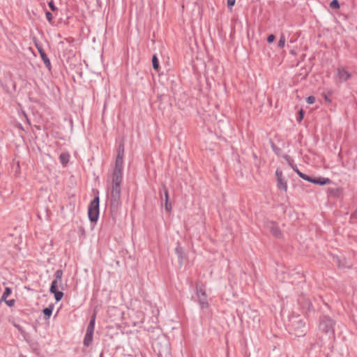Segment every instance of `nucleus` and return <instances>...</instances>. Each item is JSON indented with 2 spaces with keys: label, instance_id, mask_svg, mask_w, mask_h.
Listing matches in <instances>:
<instances>
[{
  "label": "nucleus",
  "instance_id": "19",
  "mask_svg": "<svg viewBox=\"0 0 357 357\" xmlns=\"http://www.w3.org/2000/svg\"><path fill=\"white\" fill-rule=\"evenodd\" d=\"M93 333L86 332L84 339V345L86 347H89L93 341Z\"/></svg>",
  "mask_w": 357,
  "mask_h": 357
},
{
  "label": "nucleus",
  "instance_id": "14",
  "mask_svg": "<svg viewBox=\"0 0 357 357\" xmlns=\"http://www.w3.org/2000/svg\"><path fill=\"white\" fill-rule=\"evenodd\" d=\"M37 48H38V52L40 53V57L42 58V59H43L45 66L49 70H50V68H51V63H50V61L48 59L47 56L46 55L45 52H44V50H43L42 47H38V45H37Z\"/></svg>",
  "mask_w": 357,
  "mask_h": 357
},
{
  "label": "nucleus",
  "instance_id": "3",
  "mask_svg": "<svg viewBox=\"0 0 357 357\" xmlns=\"http://www.w3.org/2000/svg\"><path fill=\"white\" fill-rule=\"evenodd\" d=\"M289 330L296 336H303L307 331L306 322L300 315L293 314L289 318Z\"/></svg>",
  "mask_w": 357,
  "mask_h": 357
},
{
  "label": "nucleus",
  "instance_id": "7",
  "mask_svg": "<svg viewBox=\"0 0 357 357\" xmlns=\"http://www.w3.org/2000/svg\"><path fill=\"white\" fill-rule=\"evenodd\" d=\"M275 176L277 180V187L279 190L287 192V183L283 176L282 171L280 169H277L275 171Z\"/></svg>",
  "mask_w": 357,
  "mask_h": 357
},
{
  "label": "nucleus",
  "instance_id": "42",
  "mask_svg": "<svg viewBox=\"0 0 357 357\" xmlns=\"http://www.w3.org/2000/svg\"><path fill=\"white\" fill-rule=\"evenodd\" d=\"M331 91H328V94H324V98H325V100H326V101H328V102H330V101H331V100L328 99V97H329V96H331Z\"/></svg>",
  "mask_w": 357,
  "mask_h": 357
},
{
  "label": "nucleus",
  "instance_id": "43",
  "mask_svg": "<svg viewBox=\"0 0 357 357\" xmlns=\"http://www.w3.org/2000/svg\"><path fill=\"white\" fill-rule=\"evenodd\" d=\"M307 72H308V70L305 69V73H301V75H303V77H305L307 75Z\"/></svg>",
  "mask_w": 357,
  "mask_h": 357
},
{
  "label": "nucleus",
  "instance_id": "12",
  "mask_svg": "<svg viewBox=\"0 0 357 357\" xmlns=\"http://www.w3.org/2000/svg\"><path fill=\"white\" fill-rule=\"evenodd\" d=\"M162 190L164 192V197H165V210L167 212L171 211L172 210V205L169 202V192L167 187L165 185H162Z\"/></svg>",
  "mask_w": 357,
  "mask_h": 357
},
{
  "label": "nucleus",
  "instance_id": "26",
  "mask_svg": "<svg viewBox=\"0 0 357 357\" xmlns=\"http://www.w3.org/2000/svg\"><path fill=\"white\" fill-rule=\"evenodd\" d=\"M152 63H153V68L155 70H158V68H159V62H158V58H157V56L155 55H153V56L152 58Z\"/></svg>",
  "mask_w": 357,
  "mask_h": 357
},
{
  "label": "nucleus",
  "instance_id": "29",
  "mask_svg": "<svg viewBox=\"0 0 357 357\" xmlns=\"http://www.w3.org/2000/svg\"><path fill=\"white\" fill-rule=\"evenodd\" d=\"M336 263L337 264L340 268H351L350 265H346L345 263L342 262L341 259L339 258L336 259Z\"/></svg>",
  "mask_w": 357,
  "mask_h": 357
},
{
  "label": "nucleus",
  "instance_id": "16",
  "mask_svg": "<svg viewBox=\"0 0 357 357\" xmlns=\"http://www.w3.org/2000/svg\"><path fill=\"white\" fill-rule=\"evenodd\" d=\"M198 303L200 305L201 309H205L208 307V303L207 301V295L202 296V295H198Z\"/></svg>",
  "mask_w": 357,
  "mask_h": 357
},
{
  "label": "nucleus",
  "instance_id": "21",
  "mask_svg": "<svg viewBox=\"0 0 357 357\" xmlns=\"http://www.w3.org/2000/svg\"><path fill=\"white\" fill-rule=\"evenodd\" d=\"M328 192L331 196H333L334 197H339L342 193V188H328Z\"/></svg>",
  "mask_w": 357,
  "mask_h": 357
},
{
  "label": "nucleus",
  "instance_id": "35",
  "mask_svg": "<svg viewBox=\"0 0 357 357\" xmlns=\"http://www.w3.org/2000/svg\"><path fill=\"white\" fill-rule=\"evenodd\" d=\"M271 147L273 150V151L276 153V154H279V151H280L279 148H278L274 143H271Z\"/></svg>",
  "mask_w": 357,
  "mask_h": 357
},
{
  "label": "nucleus",
  "instance_id": "18",
  "mask_svg": "<svg viewBox=\"0 0 357 357\" xmlns=\"http://www.w3.org/2000/svg\"><path fill=\"white\" fill-rule=\"evenodd\" d=\"M175 252L178 256V263L180 266L183 265V251L182 247L178 243V245L175 248Z\"/></svg>",
  "mask_w": 357,
  "mask_h": 357
},
{
  "label": "nucleus",
  "instance_id": "36",
  "mask_svg": "<svg viewBox=\"0 0 357 357\" xmlns=\"http://www.w3.org/2000/svg\"><path fill=\"white\" fill-rule=\"evenodd\" d=\"M236 0H227V6L231 8L235 4Z\"/></svg>",
  "mask_w": 357,
  "mask_h": 357
},
{
  "label": "nucleus",
  "instance_id": "1",
  "mask_svg": "<svg viewBox=\"0 0 357 357\" xmlns=\"http://www.w3.org/2000/svg\"><path fill=\"white\" fill-rule=\"evenodd\" d=\"M335 321L329 316L324 315L320 318L319 331L326 335V338L324 340L322 336L319 337V341L312 344L314 349H316L317 346L324 349L327 347L331 348V342L335 337Z\"/></svg>",
  "mask_w": 357,
  "mask_h": 357
},
{
  "label": "nucleus",
  "instance_id": "32",
  "mask_svg": "<svg viewBox=\"0 0 357 357\" xmlns=\"http://www.w3.org/2000/svg\"><path fill=\"white\" fill-rule=\"evenodd\" d=\"M305 307L307 309V310L310 311L311 310H312V305L309 300H306L305 301Z\"/></svg>",
  "mask_w": 357,
  "mask_h": 357
},
{
  "label": "nucleus",
  "instance_id": "5",
  "mask_svg": "<svg viewBox=\"0 0 357 357\" xmlns=\"http://www.w3.org/2000/svg\"><path fill=\"white\" fill-rule=\"evenodd\" d=\"M88 215L91 222H96L99 216V197H96L91 202L88 208Z\"/></svg>",
  "mask_w": 357,
  "mask_h": 357
},
{
  "label": "nucleus",
  "instance_id": "22",
  "mask_svg": "<svg viewBox=\"0 0 357 357\" xmlns=\"http://www.w3.org/2000/svg\"><path fill=\"white\" fill-rule=\"evenodd\" d=\"M292 169L297 173V174L302 178L303 180L305 181V178L308 176L307 174H305L302 173L296 167V165H294L291 163H289Z\"/></svg>",
  "mask_w": 357,
  "mask_h": 357
},
{
  "label": "nucleus",
  "instance_id": "40",
  "mask_svg": "<svg viewBox=\"0 0 357 357\" xmlns=\"http://www.w3.org/2000/svg\"><path fill=\"white\" fill-rule=\"evenodd\" d=\"M46 17L49 22H51L52 20V15L50 12H46Z\"/></svg>",
  "mask_w": 357,
  "mask_h": 357
},
{
  "label": "nucleus",
  "instance_id": "27",
  "mask_svg": "<svg viewBox=\"0 0 357 357\" xmlns=\"http://www.w3.org/2000/svg\"><path fill=\"white\" fill-rule=\"evenodd\" d=\"M123 157L124 155V144L121 143L119 146L117 156Z\"/></svg>",
  "mask_w": 357,
  "mask_h": 357
},
{
  "label": "nucleus",
  "instance_id": "37",
  "mask_svg": "<svg viewBox=\"0 0 357 357\" xmlns=\"http://www.w3.org/2000/svg\"><path fill=\"white\" fill-rule=\"evenodd\" d=\"M66 43H70V41H69L68 39H65V40L61 41V42L60 43V45H61V48H63V49H64V48L67 49V47H66Z\"/></svg>",
  "mask_w": 357,
  "mask_h": 357
},
{
  "label": "nucleus",
  "instance_id": "9",
  "mask_svg": "<svg viewBox=\"0 0 357 357\" xmlns=\"http://www.w3.org/2000/svg\"><path fill=\"white\" fill-rule=\"evenodd\" d=\"M163 342H164V345H163V347H161L158 345L159 342H155L154 343V349L158 351V355L160 356H162L163 355L167 356V354H169V344H168L167 341L164 339Z\"/></svg>",
  "mask_w": 357,
  "mask_h": 357
},
{
  "label": "nucleus",
  "instance_id": "39",
  "mask_svg": "<svg viewBox=\"0 0 357 357\" xmlns=\"http://www.w3.org/2000/svg\"><path fill=\"white\" fill-rule=\"evenodd\" d=\"M48 5H49L50 8H51V10H52V11L56 10V8L55 6L54 5V3H53V1H50V2L48 3Z\"/></svg>",
  "mask_w": 357,
  "mask_h": 357
},
{
  "label": "nucleus",
  "instance_id": "31",
  "mask_svg": "<svg viewBox=\"0 0 357 357\" xmlns=\"http://www.w3.org/2000/svg\"><path fill=\"white\" fill-rule=\"evenodd\" d=\"M304 117V112L302 109H301L298 112V115L297 116V121L298 123L301 122V121L303 119Z\"/></svg>",
  "mask_w": 357,
  "mask_h": 357
},
{
  "label": "nucleus",
  "instance_id": "2",
  "mask_svg": "<svg viewBox=\"0 0 357 357\" xmlns=\"http://www.w3.org/2000/svg\"><path fill=\"white\" fill-rule=\"evenodd\" d=\"M237 315L241 321L250 324H257L259 322L258 313L251 310L248 306L241 303L236 310Z\"/></svg>",
  "mask_w": 357,
  "mask_h": 357
},
{
  "label": "nucleus",
  "instance_id": "8",
  "mask_svg": "<svg viewBox=\"0 0 357 357\" xmlns=\"http://www.w3.org/2000/svg\"><path fill=\"white\" fill-rule=\"evenodd\" d=\"M305 181L312 183L314 184L319 185H324L330 184L331 183V181L328 178H324V177L312 178L310 176H307L305 178Z\"/></svg>",
  "mask_w": 357,
  "mask_h": 357
},
{
  "label": "nucleus",
  "instance_id": "6",
  "mask_svg": "<svg viewBox=\"0 0 357 357\" xmlns=\"http://www.w3.org/2000/svg\"><path fill=\"white\" fill-rule=\"evenodd\" d=\"M123 159V157L116 155L112 179H122Z\"/></svg>",
  "mask_w": 357,
  "mask_h": 357
},
{
  "label": "nucleus",
  "instance_id": "15",
  "mask_svg": "<svg viewBox=\"0 0 357 357\" xmlns=\"http://www.w3.org/2000/svg\"><path fill=\"white\" fill-rule=\"evenodd\" d=\"M195 287H196V294H197V296L198 295H206V287H205V285L204 284L201 282V281H197L196 282V285H195Z\"/></svg>",
  "mask_w": 357,
  "mask_h": 357
},
{
  "label": "nucleus",
  "instance_id": "4",
  "mask_svg": "<svg viewBox=\"0 0 357 357\" xmlns=\"http://www.w3.org/2000/svg\"><path fill=\"white\" fill-rule=\"evenodd\" d=\"M122 179H112L111 190L110 209L111 212L116 213L121 205V183Z\"/></svg>",
  "mask_w": 357,
  "mask_h": 357
},
{
  "label": "nucleus",
  "instance_id": "25",
  "mask_svg": "<svg viewBox=\"0 0 357 357\" xmlns=\"http://www.w3.org/2000/svg\"><path fill=\"white\" fill-rule=\"evenodd\" d=\"M12 291L10 287H6L5 291L1 296V299L0 302L3 300H6L8 296H9L11 294Z\"/></svg>",
  "mask_w": 357,
  "mask_h": 357
},
{
  "label": "nucleus",
  "instance_id": "10",
  "mask_svg": "<svg viewBox=\"0 0 357 357\" xmlns=\"http://www.w3.org/2000/svg\"><path fill=\"white\" fill-rule=\"evenodd\" d=\"M266 227L269 229L272 235L276 238H280L281 231L277 224L274 222H269L266 224Z\"/></svg>",
  "mask_w": 357,
  "mask_h": 357
},
{
  "label": "nucleus",
  "instance_id": "24",
  "mask_svg": "<svg viewBox=\"0 0 357 357\" xmlns=\"http://www.w3.org/2000/svg\"><path fill=\"white\" fill-rule=\"evenodd\" d=\"M60 160L62 164L66 165L68 162L69 155L67 153H61L59 156Z\"/></svg>",
  "mask_w": 357,
  "mask_h": 357
},
{
  "label": "nucleus",
  "instance_id": "38",
  "mask_svg": "<svg viewBox=\"0 0 357 357\" xmlns=\"http://www.w3.org/2000/svg\"><path fill=\"white\" fill-rule=\"evenodd\" d=\"M274 40H275V36L273 34L269 35L267 38V41L268 43H273L274 41Z\"/></svg>",
  "mask_w": 357,
  "mask_h": 357
},
{
  "label": "nucleus",
  "instance_id": "17",
  "mask_svg": "<svg viewBox=\"0 0 357 357\" xmlns=\"http://www.w3.org/2000/svg\"><path fill=\"white\" fill-rule=\"evenodd\" d=\"M55 279L52 282H56V288H59V285L62 282L63 271L61 269L57 270L54 273Z\"/></svg>",
  "mask_w": 357,
  "mask_h": 357
},
{
  "label": "nucleus",
  "instance_id": "33",
  "mask_svg": "<svg viewBox=\"0 0 357 357\" xmlns=\"http://www.w3.org/2000/svg\"><path fill=\"white\" fill-rule=\"evenodd\" d=\"M314 101H315V98L312 96H310L307 98V102L308 104H312L314 102Z\"/></svg>",
  "mask_w": 357,
  "mask_h": 357
},
{
  "label": "nucleus",
  "instance_id": "13",
  "mask_svg": "<svg viewBox=\"0 0 357 357\" xmlns=\"http://www.w3.org/2000/svg\"><path fill=\"white\" fill-rule=\"evenodd\" d=\"M350 76H351V75L344 68H338L337 77L340 81H342V82L347 81L350 77Z\"/></svg>",
  "mask_w": 357,
  "mask_h": 357
},
{
  "label": "nucleus",
  "instance_id": "44",
  "mask_svg": "<svg viewBox=\"0 0 357 357\" xmlns=\"http://www.w3.org/2000/svg\"><path fill=\"white\" fill-rule=\"evenodd\" d=\"M70 52H73V50L71 48L69 49Z\"/></svg>",
  "mask_w": 357,
  "mask_h": 357
},
{
  "label": "nucleus",
  "instance_id": "30",
  "mask_svg": "<svg viewBox=\"0 0 357 357\" xmlns=\"http://www.w3.org/2000/svg\"><path fill=\"white\" fill-rule=\"evenodd\" d=\"M285 45V38L284 35H281L280 38L278 41V47L280 48H282L284 47Z\"/></svg>",
  "mask_w": 357,
  "mask_h": 357
},
{
  "label": "nucleus",
  "instance_id": "20",
  "mask_svg": "<svg viewBox=\"0 0 357 357\" xmlns=\"http://www.w3.org/2000/svg\"><path fill=\"white\" fill-rule=\"evenodd\" d=\"M95 321H96V312L91 316L90 322L87 326L86 332L93 333L94 327H95Z\"/></svg>",
  "mask_w": 357,
  "mask_h": 357
},
{
  "label": "nucleus",
  "instance_id": "11",
  "mask_svg": "<svg viewBox=\"0 0 357 357\" xmlns=\"http://www.w3.org/2000/svg\"><path fill=\"white\" fill-rule=\"evenodd\" d=\"M50 291L52 294H54V298L56 301H59L62 299L63 296V293L58 290V288H56V282H52Z\"/></svg>",
  "mask_w": 357,
  "mask_h": 357
},
{
  "label": "nucleus",
  "instance_id": "23",
  "mask_svg": "<svg viewBox=\"0 0 357 357\" xmlns=\"http://www.w3.org/2000/svg\"><path fill=\"white\" fill-rule=\"evenodd\" d=\"M52 310H53V306L50 305L47 307H45L43 310V312L44 315L46 316L47 318H49L52 314Z\"/></svg>",
  "mask_w": 357,
  "mask_h": 357
},
{
  "label": "nucleus",
  "instance_id": "28",
  "mask_svg": "<svg viewBox=\"0 0 357 357\" xmlns=\"http://www.w3.org/2000/svg\"><path fill=\"white\" fill-rule=\"evenodd\" d=\"M330 7L332 9H338L340 8V3L337 0H333L330 3Z\"/></svg>",
  "mask_w": 357,
  "mask_h": 357
},
{
  "label": "nucleus",
  "instance_id": "41",
  "mask_svg": "<svg viewBox=\"0 0 357 357\" xmlns=\"http://www.w3.org/2000/svg\"><path fill=\"white\" fill-rule=\"evenodd\" d=\"M351 218V219L357 220V209L352 213Z\"/></svg>",
  "mask_w": 357,
  "mask_h": 357
},
{
  "label": "nucleus",
  "instance_id": "34",
  "mask_svg": "<svg viewBox=\"0 0 357 357\" xmlns=\"http://www.w3.org/2000/svg\"><path fill=\"white\" fill-rule=\"evenodd\" d=\"M9 306V307H12L14 305L15 303V301L14 299H11V300H8V301H6V300H3Z\"/></svg>",
  "mask_w": 357,
  "mask_h": 357
}]
</instances>
